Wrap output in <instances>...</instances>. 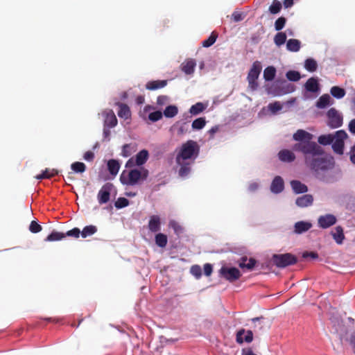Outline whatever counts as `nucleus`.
I'll use <instances>...</instances> for the list:
<instances>
[{"label":"nucleus","mask_w":355,"mask_h":355,"mask_svg":"<svg viewBox=\"0 0 355 355\" xmlns=\"http://www.w3.org/2000/svg\"><path fill=\"white\" fill-rule=\"evenodd\" d=\"M348 129L352 134L355 135V119L349 121L348 125Z\"/></svg>","instance_id":"obj_62"},{"label":"nucleus","mask_w":355,"mask_h":355,"mask_svg":"<svg viewBox=\"0 0 355 355\" xmlns=\"http://www.w3.org/2000/svg\"><path fill=\"white\" fill-rule=\"evenodd\" d=\"M331 234L337 244L341 245L343 243L345 234L343 232V228L341 226H336L334 228V230L331 232Z\"/></svg>","instance_id":"obj_20"},{"label":"nucleus","mask_w":355,"mask_h":355,"mask_svg":"<svg viewBox=\"0 0 355 355\" xmlns=\"http://www.w3.org/2000/svg\"><path fill=\"white\" fill-rule=\"evenodd\" d=\"M196 61L194 59L188 58L182 64L181 67H196Z\"/></svg>","instance_id":"obj_58"},{"label":"nucleus","mask_w":355,"mask_h":355,"mask_svg":"<svg viewBox=\"0 0 355 355\" xmlns=\"http://www.w3.org/2000/svg\"><path fill=\"white\" fill-rule=\"evenodd\" d=\"M286 19L284 17H279L275 22V28L276 31H281L286 24Z\"/></svg>","instance_id":"obj_51"},{"label":"nucleus","mask_w":355,"mask_h":355,"mask_svg":"<svg viewBox=\"0 0 355 355\" xmlns=\"http://www.w3.org/2000/svg\"><path fill=\"white\" fill-rule=\"evenodd\" d=\"M220 274L230 282H233L241 276L240 270L235 267L223 266L220 269Z\"/></svg>","instance_id":"obj_7"},{"label":"nucleus","mask_w":355,"mask_h":355,"mask_svg":"<svg viewBox=\"0 0 355 355\" xmlns=\"http://www.w3.org/2000/svg\"><path fill=\"white\" fill-rule=\"evenodd\" d=\"M166 80H151L146 83V88L148 90H156L164 87L167 85Z\"/></svg>","instance_id":"obj_23"},{"label":"nucleus","mask_w":355,"mask_h":355,"mask_svg":"<svg viewBox=\"0 0 355 355\" xmlns=\"http://www.w3.org/2000/svg\"><path fill=\"white\" fill-rule=\"evenodd\" d=\"M295 98H291L288 101L282 103L279 101H275L270 103L268 106V110L270 112L272 115H276L283 108L284 105H292L295 102Z\"/></svg>","instance_id":"obj_14"},{"label":"nucleus","mask_w":355,"mask_h":355,"mask_svg":"<svg viewBox=\"0 0 355 355\" xmlns=\"http://www.w3.org/2000/svg\"><path fill=\"white\" fill-rule=\"evenodd\" d=\"M42 230V226L36 221H31L29 225V231L32 233L36 234Z\"/></svg>","instance_id":"obj_52"},{"label":"nucleus","mask_w":355,"mask_h":355,"mask_svg":"<svg viewBox=\"0 0 355 355\" xmlns=\"http://www.w3.org/2000/svg\"><path fill=\"white\" fill-rule=\"evenodd\" d=\"M119 110L118 111V116L119 118L123 119H128L131 116V112L129 107L124 103L119 104Z\"/></svg>","instance_id":"obj_27"},{"label":"nucleus","mask_w":355,"mask_h":355,"mask_svg":"<svg viewBox=\"0 0 355 355\" xmlns=\"http://www.w3.org/2000/svg\"><path fill=\"white\" fill-rule=\"evenodd\" d=\"M163 116V114L160 110L150 112L148 114V119L152 122H157L160 120Z\"/></svg>","instance_id":"obj_48"},{"label":"nucleus","mask_w":355,"mask_h":355,"mask_svg":"<svg viewBox=\"0 0 355 355\" xmlns=\"http://www.w3.org/2000/svg\"><path fill=\"white\" fill-rule=\"evenodd\" d=\"M295 90L294 87L285 80H275L266 85V92L272 96H282L291 94Z\"/></svg>","instance_id":"obj_3"},{"label":"nucleus","mask_w":355,"mask_h":355,"mask_svg":"<svg viewBox=\"0 0 355 355\" xmlns=\"http://www.w3.org/2000/svg\"><path fill=\"white\" fill-rule=\"evenodd\" d=\"M112 128L104 127L103 129V141H110V129Z\"/></svg>","instance_id":"obj_57"},{"label":"nucleus","mask_w":355,"mask_h":355,"mask_svg":"<svg viewBox=\"0 0 355 355\" xmlns=\"http://www.w3.org/2000/svg\"><path fill=\"white\" fill-rule=\"evenodd\" d=\"M66 237V234L62 232L53 231L45 239L46 241H60Z\"/></svg>","instance_id":"obj_32"},{"label":"nucleus","mask_w":355,"mask_h":355,"mask_svg":"<svg viewBox=\"0 0 355 355\" xmlns=\"http://www.w3.org/2000/svg\"><path fill=\"white\" fill-rule=\"evenodd\" d=\"M276 74V68H265L263 78L266 81H272Z\"/></svg>","instance_id":"obj_40"},{"label":"nucleus","mask_w":355,"mask_h":355,"mask_svg":"<svg viewBox=\"0 0 355 355\" xmlns=\"http://www.w3.org/2000/svg\"><path fill=\"white\" fill-rule=\"evenodd\" d=\"M311 227V223L309 221L300 220L295 223L293 232L296 234H302L309 230Z\"/></svg>","instance_id":"obj_18"},{"label":"nucleus","mask_w":355,"mask_h":355,"mask_svg":"<svg viewBox=\"0 0 355 355\" xmlns=\"http://www.w3.org/2000/svg\"><path fill=\"white\" fill-rule=\"evenodd\" d=\"M66 236H73L75 238H78L80 234L81 235V231L78 227H74L71 230L67 231L66 233Z\"/></svg>","instance_id":"obj_53"},{"label":"nucleus","mask_w":355,"mask_h":355,"mask_svg":"<svg viewBox=\"0 0 355 355\" xmlns=\"http://www.w3.org/2000/svg\"><path fill=\"white\" fill-rule=\"evenodd\" d=\"M330 94L334 98L336 99H341L345 96L346 91L345 89L338 86H333L330 89Z\"/></svg>","instance_id":"obj_28"},{"label":"nucleus","mask_w":355,"mask_h":355,"mask_svg":"<svg viewBox=\"0 0 355 355\" xmlns=\"http://www.w3.org/2000/svg\"><path fill=\"white\" fill-rule=\"evenodd\" d=\"M334 140V135L331 134L328 135H322L318 137V141L320 144L322 146L330 145L333 143Z\"/></svg>","instance_id":"obj_34"},{"label":"nucleus","mask_w":355,"mask_h":355,"mask_svg":"<svg viewBox=\"0 0 355 355\" xmlns=\"http://www.w3.org/2000/svg\"><path fill=\"white\" fill-rule=\"evenodd\" d=\"M178 135H184L188 132L189 128V121H179L178 122Z\"/></svg>","instance_id":"obj_43"},{"label":"nucleus","mask_w":355,"mask_h":355,"mask_svg":"<svg viewBox=\"0 0 355 355\" xmlns=\"http://www.w3.org/2000/svg\"><path fill=\"white\" fill-rule=\"evenodd\" d=\"M206 105L201 102L196 103L193 105L190 109L189 112L193 115H197L205 110Z\"/></svg>","instance_id":"obj_37"},{"label":"nucleus","mask_w":355,"mask_h":355,"mask_svg":"<svg viewBox=\"0 0 355 355\" xmlns=\"http://www.w3.org/2000/svg\"><path fill=\"white\" fill-rule=\"evenodd\" d=\"M148 229L151 232H157L161 230L160 218L157 215H153L148 221Z\"/></svg>","instance_id":"obj_19"},{"label":"nucleus","mask_w":355,"mask_h":355,"mask_svg":"<svg viewBox=\"0 0 355 355\" xmlns=\"http://www.w3.org/2000/svg\"><path fill=\"white\" fill-rule=\"evenodd\" d=\"M301 42L296 39H290L286 42V48L292 52H297L300 49Z\"/></svg>","instance_id":"obj_29"},{"label":"nucleus","mask_w":355,"mask_h":355,"mask_svg":"<svg viewBox=\"0 0 355 355\" xmlns=\"http://www.w3.org/2000/svg\"><path fill=\"white\" fill-rule=\"evenodd\" d=\"M334 104V101L329 94L322 95L316 102V107L319 109H324Z\"/></svg>","instance_id":"obj_21"},{"label":"nucleus","mask_w":355,"mask_h":355,"mask_svg":"<svg viewBox=\"0 0 355 355\" xmlns=\"http://www.w3.org/2000/svg\"><path fill=\"white\" fill-rule=\"evenodd\" d=\"M169 98L167 96L160 95L157 98V104L159 106L164 105L168 101Z\"/></svg>","instance_id":"obj_56"},{"label":"nucleus","mask_w":355,"mask_h":355,"mask_svg":"<svg viewBox=\"0 0 355 355\" xmlns=\"http://www.w3.org/2000/svg\"><path fill=\"white\" fill-rule=\"evenodd\" d=\"M344 141H334L331 144V148L334 152L338 155H343L344 152Z\"/></svg>","instance_id":"obj_38"},{"label":"nucleus","mask_w":355,"mask_h":355,"mask_svg":"<svg viewBox=\"0 0 355 355\" xmlns=\"http://www.w3.org/2000/svg\"><path fill=\"white\" fill-rule=\"evenodd\" d=\"M286 41V34L284 32L277 33L274 37L275 44L280 46L284 44Z\"/></svg>","instance_id":"obj_41"},{"label":"nucleus","mask_w":355,"mask_h":355,"mask_svg":"<svg viewBox=\"0 0 355 355\" xmlns=\"http://www.w3.org/2000/svg\"><path fill=\"white\" fill-rule=\"evenodd\" d=\"M200 153V146L193 140H188L182 144L181 148L176 156V162L180 164V161L197 158Z\"/></svg>","instance_id":"obj_2"},{"label":"nucleus","mask_w":355,"mask_h":355,"mask_svg":"<svg viewBox=\"0 0 355 355\" xmlns=\"http://www.w3.org/2000/svg\"><path fill=\"white\" fill-rule=\"evenodd\" d=\"M282 7L281 2L277 0H275L269 7V11L271 14H277L281 11Z\"/></svg>","instance_id":"obj_46"},{"label":"nucleus","mask_w":355,"mask_h":355,"mask_svg":"<svg viewBox=\"0 0 355 355\" xmlns=\"http://www.w3.org/2000/svg\"><path fill=\"white\" fill-rule=\"evenodd\" d=\"M206 125V120L205 117H199L196 119L191 124L193 130H199L202 129Z\"/></svg>","instance_id":"obj_39"},{"label":"nucleus","mask_w":355,"mask_h":355,"mask_svg":"<svg viewBox=\"0 0 355 355\" xmlns=\"http://www.w3.org/2000/svg\"><path fill=\"white\" fill-rule=\"evenodd\" d=\"M180 167L178 171V174L181 178H187L191 172V166L189 163H182L180 162Z\"/></svg>","instance_id":"obj_35"},{"label":"nucleus","mask_w":355,"mask_h":355,"mask_svg":"<svg viewBox=\"0 0 355 355\" xmlns=\"http://www.w3.org/2000/svg\"><path fill=\"white\" fill-rule=\"evenodd\" d=\"M178 113V108L176 105H170L166 106V107L164 109V112H162L163 115L166 118H173L175 116H176Z\"/></svg>","instance_id":"obj_30"},{"label":"nucleus","mask_w":355,"mask_h":355,"mask_svg":"<svg viewBox=\"0 0 355 355\" xmlns=\"http://www.w3.org/2000/svg\"><path fill=\"white\" fill-rule=\"evenodd\" d=\"M83 158L87 162H92L94 159V153L92 151H87L84 154Z\"/></svg>","instance_id":"obj_60"},{"label":"nucleus","mask_w":355,"mask_h":355,"mask_svg":"<svg viewBox=\"0 0 355 355\" xmlns=\"http://www.w3.org/2000/svg\"><path fill=\"white\" fill-rule=\"evenodd\" d=\"M271 260L277 268H284L296 263L297 258L291 253L275 254L272 255Z\"/></svg>","instance_id":"obj_4"},{"label":"nucleus","mask_w":355,"mask_h":355,"mask_svg":"<svg viewBox=\"0 0 355 355\" xmlns=\"http://www.w3.org/2000/svg\"><path fill=\"white\" fill-rule=\"evenodd\" d=\"M337 221L336 217L331 214H327L320 216L318 219V224L322 229H327L335 225Z\"/></svg>","instance_id":"obj_11"},{"label":"nucleus","mask_w":355,"mask_h":355,"mask_svg":"<svg viewBox=\"0 0 355 355\" xmlns=\"http://www.w3.org/2000/svg\"><path fill=\"white\" fill-rule=\"evenodd\" d=\"M203 269L205 275L209 276L212 273L213 266L211 263H205Z\"/></svg>","instance_id":"obj_59"},{"label":"nucleus","mask_w":355,"mask_h":355,"mask_svg":"<svg viewBox=\"0 0 355 355\" xmlns=\"http://www.w3.org/2000/svg\"><path fill=\"white\" fill-rule=\"evenodd\" d=\"M71 169L76 173H83L86 171V165L83 162H75L71 164Z\"/></svg>","instance_id":"obj_36"},{"label":"nucleus","mask_w":355,"mask_h":355,"mask_svg":"<svg viewBox=\"0 0 355 355\" xmlns=\"http://www.w3.org/2000/svg\"><path fill=\"white\" fill-rule=\"evenodd\" d=\"M327 125L336 129L340 128L343 123V116L336 108L331 107L327 112Z\"/></svg>","instance_id":"obj_6"},{"label":"nucleus","mask_w":355,"mask_h":355,"mask_svg":"<svg viewBox=\"0 0 355 355\" xmlns=\"http://www.w3.org/2000/svg\"><path fill=\"white\" fill-rule=\"evenodd\" d=\"M293 139L298 141L293 145V150L304 155L305 164L315 178L327 184L334 182L336 178L331 171L334 162L323 157L324 150L317 143L312 141L313 135L300 129L293 134Z\"/></svg>","instance_id":"obj_1"},{"label":"nucleus","mask_w":355,"mask_h":355,"mask_svg":"<svg viewBox=\"0 0 355 355\" xmlns=\"http://www.w3.org/2000/svg\"><path fill=\"white\" fill-rule=\"evenodd\" d=\"M270 191L274 194H279L282 193L284 189V182L283 178L277 175L272 180L270 187Z\"/></svg>","instance_id":"obj_13"},{"label":"nucleus","mask_w":355,"mask_h":355,"mask_svg":"<svg viewBox=\"0 0 355 355\" xmlns=\"http://www.w3.org/2000/svg\"><path fill=\"white\" fill-rule=\"evenodd\" d=\"M263 68H250L248 75V80L249 87L252 91H255L258 88L257 79L261 72Z\"/></svg>","instance_id":"obj_10"},{"label":"nucleus","mask_w":355,"mask_h":355,"mask_svg":"<svg viewBox=\"0 0 355 355\" xmlns=\"http://www.w3.org/2000/svg\"><path fill=\"white\" fill-rule=\"evenodd\" d=\"M291 187L295 194H303L308 191L307 186L300 180H293L290 182Z\"/></svg>","instance_id":"obj_16"},{"label":"nucleus","mask_w":355,"mask_h":355,"mask_svg":"<svg viewBox=\"0 0 355 355\" xmlns=\"http://www.w3.org/2000/svg\"><path fill=\"white\" fill-rule=\"evenodd\" d=\"M155 243L159 248H165L167 245L168 239L167 236L162 233H158L155 235Z\"/></svg>","instance_id":"obj_31"},{"label":"nucleus","mask_w":355,"mask_h":355,"mask_svg":"<svg viewBox=\"0 0 355 355\" xmlns=\"http://www.w3.org/2000/svg\"><path fill=\"white\" fill-rule=\"evenodd\" d=\"M97 232V227L95 225H89L83 227L81 231V236L83 238H87L94 234Z\"/></svg>","instance_id":"obj_33"},{"label":"nucleus","mask_w":355,"mask_h":355,"mask_svg":"<svg viewBox=\"0 0 355 355\" xmlns=\"http://www.w3.org/2000/svg\"><path fill=\"white\" fill-rule=\"evenodd\" d=\"M313 197L311 194H304L295 200V205L301 208L307 207L312 205Z\"/></svg>","instance_id":"obj_17"},{"label":"nucleus","mask_w":355,"mask_h":355,"mask_svg":"<svg viewBox=\"0 0 355 355\" xmlns=\"http://www.w3.org/2000/svg\"><path fill=\"white\" fill-rule=\"evenodd\" d=\"M190 272L196 279H200L202 276V268L198 265H193L191 267Z\"/></svg>","instance_id":"obj_49"},{"label":"nucleus","mask_w":355,"mask_h":355,"mask_svg":"<svg viewBox=\"0 0 355 355\" xmlns=\"http://www.w3.org/2000/svg\"><path fill=\"white\" fill-rule=\"evenodd\" d=\"M107 165L110 173L113 176H116L120 169L119 162L116 159H112L107 162Z\"/></svg>","instance_id":"obj_26"},{"label":"nucleus","mask_w":355,"mask_h":355,"mask_svg":"<svg viewBox=\"0 0 355 355\" xmlns=\"http://www.w3.org/2000/svg\"><path fill=\"white\" fill-rule=\"evenodd\" d=\"M244 15L242 12L234 11L232 15V19L235 22H239L244 19Z\"/></svg>","instance_id":"obj_55"},{"label":"nucleus","mask_w":355,"mask_h":355,"mask_svg":"<svg viewBox=\"0 0 355 355\" xmlns=\"http://www.w3.org/2000/svg\"><path fill=\"white\" fill-rule=\"evenodd\" d=\"M168 226L170 228L173 230L174 233L177 235L182 234L183 232V229L181 225L174 220H171L169 221Z\"/></svg>","instance_id":"obj_44"},{"label":"nucleus","mask_w":355,"mask_h":355,"mask_svg":"<svg viewBox=\"0 0 355 355\" xmlns=\"http://www.w3.org/2000/svg\"><path fill=\"white\" fill-rule=\"evenodd\" d=\"M286 76L289 81L297 82L300 78V73L297 71H288L286 72Z\"/></svg>","instance_id":"obj_45"},{"label":"nucleus","mask_w":355,"mask_h":355,"mask_svg":"<svg viewBox=\"0 0 355 355\" xmlns=\"http://www.w3.org/2000/svg\"><path fill=\"white\" fill-rule=\"evenodd\" d=\"M350 160L355 164V144L352 147L350 152Z\"/></svg>","instance_id":"obj_63"},{"label":"nucleus","mask_w":355,"mask_h":355,"mask_svg":"<svg viewBox=\"0 0 355 355\" xmlns=\"http://www.w3.org/2000/svg\"><path fill=\"white\" fill-rule=\"evenodd\" d=\"M305 89L311 93H318L320 90V84L317 78H309L304 85Z\"/></svg>","instance_id":"obj_15"},{"label":"nucleus","mask_w":355,"mask_h":355,"mask_svg":"<svg viewBox=\"0 0 355 355\" xmlns=\"http://www.w3.org/2000/svg\"><path fill=\"white\" fill-rule=\"evenodd\" d=\"M350 345L353 349V352L355 354V332L351 335L350 337Z\"/></svg>","instance_id":"obj_64"},{"label":"nucleus","mask_w":355,"mask_h":355,"mask_svg":"<svg viewBox=\"0 0 355 355\" xmlns=\"http://www.w3.org/2000/svg\"><path fill=\"white\" fill-rule=\"evenodd\" d=\"M103 117V126L108 128H114L116 126L118 121L114 111L111 109L104 110L101 113Z\"/></svg>","instance_id":"obj_8"},{"label":"nucleus","mask_w":355,"mask_h":355,"mask_svg":"<svg viewBox=\"0 0 355 355\" xmlns=\"http://www.w3.org/2000/svg\"><path fill=\"white\" fill-rule=\"evenodd\" d=\"M217 37H218V34L214 31L212 32L211 34L210 35V36L207 40H205L204 41H202V46L203 47L211 46V45H213L215 43Z\"/></svg>","instance_id":"obj_42"},{"label":"nucleus","mask_w":355,"mask_h":355,"mask_svg":"<svg viewBox=\"0 0 355 355\" xmlns=\"http://www.w3.org/2000/svg\"><path fill=\"white\" fill-rule=\"evenodd\" d=\"M334 141H344L345 139L347 137V134L344 130H340L336 132L334 135Z\"/></svg>","instance_id":"obj_50"},{"label":"nucleus","mask_w":355,"mask_h":355,"mask_svg":"<svg viewBox=\"0 0 355 355\" xmlns=\"http://www.w3.org/2000/svg\"><path fill=\"white\" fill-rule=\"evenodd\" d=\"M257 263V261L254 258H250L247 257H243L241 258V261L239 266L241 268H246L249 270H252Z\"/></svg>","instance_id":"obj_22"},{"label":"nucleus","mask_w":355,"mask_h":355,"mask_svg":"<svg viewBox=\"0 0 355 355\" xmlns=\"http://www.w3.org/2000/svg\"><path fill=\"white\" fill-rule=\"evenodd\" d=\"M121 155L123 157H128L131 155L130 144H126L122 146Z\"/></svg>","instance_id":"obj_54"},{"label":"nucleus","mask_w":355,"mask_h":355,"mask_svg":"<svg viewBox=\"0 0 355 355\" xmlns=\"http://www.w3.org/2000/svg\"><path fill=\"white\" fill-rule=\"evenodd\" d=\"M129 205V200L123 197L119 198L114 203L116 209H122L126 207Z\"/></svg>","instance_id":"obj_47"},{"label":"nucleus","mask_w":355,"mask_h":355,"mask_svg":"<svg viewBox=\"0 0 355 355\" xmlns=\"http://www.w3.org/2000/svg\"><path fill=\"white\" fill-rule=\"evenodd\" d=\"M149 156L148 151L146 149H143L140 150L137 155L135 157V162L137 166H142L148 160Z\"/></svg>","instance_id":"obj_25"},{"label":"nucleus","mask_w":355,"mask_h":355,"mask_svg":"<svg viewBox=\"0 0 355 355\" xmlns=\"http://www.w3.org/2000/svg\"><path fill=\"white\" fill-rule=\"evenodd\" d=\"M253 340V333L251 330L245 331V329L241 328L239 329L236 334V341L239 344H242L244 342L250 343Z\"/></svg>","instance_id":"obj_12"},{"label":"nucleus","mask_w":355,"mask_h":355,"mask_svg":"<svg viewBox=\"0 0 355 355\" xmlns=\"http://www.w3.org/2000/svg\"><path fill=\"white\" fill-rule=\"evenodd\" d=\"M141 171L137 168L130 171L124 170L120 175L119 180L123 185L134 186L141 180Z\"/></svg>","instance_id":"obj_5"},{"label":"nucleus","mask_w":355,"mask_h":355,"mask_svg":"<svg viewBox=\"0 0 355 355\" xmlns=\"http://www.w3.org/2000/svg\"><path fill=\"white\" fill-rule=\"evenodd\" d=\"M304 67H317V62L313 58H308L305 60Z\"/></svg>","instance_id":"obj_61"},{"label":"nucleus","mask_w":355,"mask_h":355,"mask_svg":"<svg viewBox=\"0 0 355 355\" xmlns=\"http://www.w3.org/2000/svg\"><path fill=\"white\" fill-rule=\"evenodd\" d=\"M113 188L112 183H105L98 193V200L99 204L107 203L110 198V192Z\"/></svg>","instance_id":"obj_9"},{"label":"nucleus","mask_w":355,"mask_h":355,"mask_svg":"<svg viewBox=\"0 0 355 355\" xmlns=\"http://www.w3.org/2000/svg\"><path fill=\"white\" fill-rule=\"evenodd\" d=\"M278 157L282 162H291L295 159V156L293 153L288 150H282L278 153Z\"/></svg>","instance_id":"obj_24"}]
</instances>
